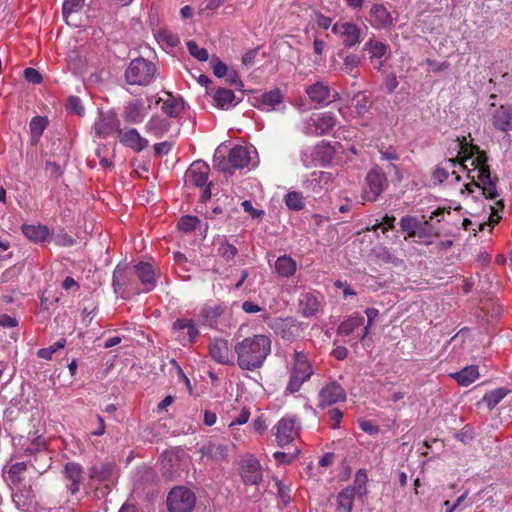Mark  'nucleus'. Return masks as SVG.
Wrapping results in <instances>:
<instances>
[{"label": "nucleus", "mask_w": 512, "mask_h": 512, "mask_svg": "<svg viewBox=\"0 0 512 512\" xmlns=\"http://www.w3.org/2000/svg\"><path fill=\"white\" fill-rule=\"evenodd\" d=\"M172 332L182 345L193 343L199 335L194 320L188 318L177 319L172 325Z\"/></svg>", "instance_id": "obj_11"}, {"label": "nucleus", "mask_w": 512, "mask_h": 512, "mask_svg": "<svg viewBox=\"0 0 512 512\" xmlns=\"http://www.w3.org/2000/svg\"><path fill=\"white\" fill-rule=\"evenodd\" d=\"M235 94L230 89L220 88L214 94L215 105L221 109L234 106Z\"/></svg>", "instance_id": "obj_36"}, {"label": "nucleus", "mask_w": 512, "mask_h": 512, "mask_svg": "<svg viewBox=\"0 0 512 512\" xmlns=\"http://www.w3.org/2000/svg\"><path fill=\"white\" fill-rule=\"evenodd\" d=\"M284 201L286 206L294 211L301 210L305 205L302 193L296 191L287 193Z\"/></svg>", "instance_id": "obj_46"}, {"label": "nucleus", "mask_w": 512, "mask_h": 512, "mask_svg": "<svg viewBox=\"0 0 512 512\" xmlns=\"http://www.w3.org/2000/svg\"><path fill=\"white\" fill-rule=\"evenodd\" d=\"M110 474V467L103 465L101 467H92L90 470V477L92 479H98L100 481H105Z\"/></svg>", "instance_id": "obj_56"}, {"label": "nucleus", "mask_w": 512, "mask_h": 512, "mask_svg": "<svg viewBox=\"0 0 512 512\" xmlns=\"http://www.w3.org/2000/svg\"><path fill=\"white\" fill-rule=\"evenodd\" d=\"M125 268L118 265L113 273V287L117 293L125 284Z\"/></svg>", "instance_id": "obj_54"}, {"label": "nucleus", "mask_w": 512, "mask_h": 512, "mask_svg": "<svg viewBox=\"0 0 512 512\" xmlns=\"http://www.w3.org/2000/svg\"><path fill=\"white\" fill-rule=\"evenodd\" d=\"M331 31L342 39V44L346 48H352L361 42V29L355 23H335Z\"/></svg>", "instance_id": "obj_12"}, {"label": "nucleus", "mask_w": 512, "mask_h": 512, "mask_svg": "<svg viewBox=\"0 0 512 512\" xmlns=\"http://www.w3.org/2000/svg\"><path fill=\"white\" fill-rule=\"evenodd\" d=\"M364 323V318L361 315H352L342 321L337 329V334L342 337L349 336L352 334L357 328H359Z\"/></svg>", "instance_id": "obj_34"}, {"label": "nucleus", "mask_w": 512, "mask_h": 512, "mask_svg": "<svg viewBox=\"0 0 512 512\" xmlns=\"http://www.w3.org/2000/svg\"><path fill=\"white\" fill-rule=\"evenodd\" d=\"M359 64L360 58L357 55L350 54L343 59L341 70L352 77H357Z\"/></svg>", "instance_id": "obj_41"}, {"label": "nucleus", "mask_w": 512, "mask_h": 512, "mask_svg": "<svg viewBox=\"0 0 512 512\" xmlns=\"http://www.w3.org/2000/svg\"><path fill=\"white\" fill-rule=\"evenodd\" d=\"M271 327L277 335L285 340L294 339L299 334V326L292 318L276 319Z\"/></svg>", "instance_id": "obj_24"}, {"label": "nucleus", "mask_w": 512, "mask_h": 512, "mask_svg": "<svg viewBox=\"0 0 512 512\" xmlns=\"http://www.w3.org/2000/svg\"><path fill=\"white\" fill-rule=\"evenodd\" d=\"M355 495L353 489L344 488L337 497V512H352Z\"/></svg>", "instance_id": "obj_37"}, {"label": "nucleus", "mask_w": 512, "mask_h": 512, "mask_svg": "<svg viewBox=\"0 0 512 512\" xmlns=\"http://www.w3.org/2000/svg\"><path fill=\"white\" fill-rule=\"evenodd\" d=\"M195 494L186 487L173 488L167 497L169 512H191L195 506Z\"/></svg>", "instance_id": "obj_7"}, {"label": "nucleus", "mask_w": 512, "mask_h": 512, "mask_svg": "<svg viewBox=\"0 0 512 512\" xmlns=\"http://www.w3.org/2000/svg\"><path fill=\"white\" fill-rule=\"evenodd\" d=\"M209 353L213 360L224 365H233L234 361L230 355V349L227 340L214 339L209 344Z\"/></svg>", "instance_id": "obj_21"}, {"label": "nucleus", "mask_w": 512, "mask_h": 512, "mask_svg": "<svg viewBox=\"0 0 512 512\" xmlns=\"http://www.w3.org/2000/svg\"><path fill=\"white\" fill-rule=\"evenodd\" d=\"M24 78L26 81L33 84H39L42 81L41 74L34 68H26L24 70Z\"/></svg>", "instance_id": "obj_62"}, {"label": "nucleus", "mask_w": 512, "mask_h": 512, "mask_svg": "<svg viewBox=\"0 0 512 512\" xmlns=\"http://www.w3.org/2000/svg\"><path fill=\"white\" fill-rule=\"evenodd\" d=\"M228 161L230 162L233 171L235 169L243 168L249 164V152L243 146H235L228 154Z\"/></svg>", "instance_id": "obj_28"}, {"label": "nucleus", "mask_w": 512, "mask_h": 512, "mask_svg": "<svg viewBox=\"0 0 512 512\" xmlns=\"http://www.w3.org/2000/svg\"><path fill=\"white\" fill-rule=\"evenodd\" d=\"M275 435L279 446L291 443L299 433L297 420L293 416L283 417L275 426Z\"/></svg>", "instance_id": "obj_10"}, {"label": "nucleus", "mask_w": 512, "mask_h": 512, "mask_svg": "<svg viewBox=\"0 0 512 512\" xmlns=\"http://www.w3.org/2000/svg\"><path fill=\"white\" fill-rule=\"evenodd\" d=\"M337 118L331 112L315 113L304 121L302 131L308 136H323L336 125Z\"/></svg>", "instance_id": "obj_5"}, {"label": "nucleus", "mask_w": 512, "mask_h": 512, "mask_svg": "<svg viewBox=\"0 0 512 512\" xmlns=\"http://www.w3.org/2000/svg\"><path fill=\"white\" fill-rule=\"evenodd\" d=\"M66 344L65 339H61L55 342L53 345L47 348H41L37 351V356L42 359L50 360L52 355L59 349L63 348Z\"/></svg>", "instance_id": "obj_49"}, {"label": "nucleus", "mask_w": 512, "mask_h": 512, "mask_svg": "<svg viewBox=\"0 0 512 512\" xmlns=\"http://www.w3.org/2000/svg\"><path fill=\"white\" fill-rule=\"evenodd\" d=\"M169 123L165 118L153 116L146 123V132L153 134L155 137L160 138L169 130Z\"/></svg>", "instance_id": "obj_33"}, {"label": "nucleus", "mask_w": 512, "mask_h": 512, "mask_svg": "<svg viewBox=\"0 0 512 512\" xmlns=\"http://www.w3.org/2000/svg\"><path fill=\"white\" fill-rule=\"evenodd\" d=\"M346 400L345 390L337 382H331L319 392V406L324 408Z\"/></svg>", "instance_id": "obj_17"}, {"label": "nucleus", "mask_w": 512, "mask_h": 512, "mask_svg": "<svg viewBox=\"0 0 512 512\" xmlns=\"http://www.w3.org/2000/svg\"><path fill=\"white\" fill-rule=\"evenodd\" d=\"M367 190L364 193V200L374 202L381 193L388 187V180L385 172L374 166L366 175Z\"/></svg>", "instance_id": "obj_8"}, {"label": "nucleus", "mask_w": 512, "mask_h": 512, "mask_svg": "<svg viewBox=\"0 0 512 512\" xmlns=\"http://www.w3.org/2000/svg\"><path fill=\"white\" fill-rule=\"evenodd\" d=\"M368 481L367 473L364 469H360L356 472L354 477L353 486L346 487L347 489H353L355 494L363 496L367 493L366 484Z\"/></svg>", "instance_id": "obj_40"}, {"label": "nucleus", "mask_w": 512, "mask_h": 512, "mask_svg": "<svg viewBox=\"0 0 512 512\" xmlns=\"http://www.w3.org/2000/svg\"><path fill=\"white\" fill-rule=\"evenodd\" d=\"M364 49L369 52L371 59H381L386 54L387 51V47L384 43L374 39H370L369 41H367Z\"/></svg>", "instance_id": "obj_43"}, {"label": "nucleus", "mask_w": 512, "mask_h": 512, "mask_svg": "<svg viewBox=\"0 0 512 512\" xmlns=\"http://www.w3.org/2000/svg\"><path fill=\"white\" fill-rule=\"evenodd\" d=\"M12 500L19 510L31 507L35 502V494L32 486H23L12 495Z\"/></svg>", "instance_id": "obj_27"}, {"label": "nucleus", "mask_w": 512, "mask_h": 512, "mask_svg": "<svg viewBox=\"0 0 512 512\" xmlns=\"http://www.w3.org/2000/svg\"><path fill=\"white\" fill-rule=\"evenodd\" d=\"M184 109V101L182 98H176L171 94L163 100L162 110L170 117H177Z\"/></svg>", "instance_id": "obj_35"}, {"label": "nucleus", "mask_w": 512, "mask_h": 512, "mask_svg": "<svg viewBox=\"0 0 512 512\" xmlns=\"http://www.w3.org/2000/svg\"><path fill=\"white\" fill-rule=\"evenodd\" d=\"M159 37L171 47H176L180 43L179 38L169 31L160 32Z\"/></svg>", "instance_id": "obj_63"}, {"label": "nucleus", "mask_w": 512, "mask_h": 512, "mask_svg": "<svg viewBox=\"0 0 512 512\" xmlns=\"http://www.w3.org/2000/svg\"><path fill=\"white\" fill-rule=\"evenodd\" d=\"M214 167L218 171L232 173L233 169L228 161V157L220 155L219 152H216L213 159Z\"/></svg>", "instance_id": "obj_51"}, {"label": "nucleus", "mask_w": 512, "mask_h": 512, "mask_svg": "<svg viewBox=\"0 0 512 512\" xmlns=\"http://www.w3.org/2000/svg\"><path fill=\"white\" fill-rule=\"evenodd\" d=\"M119 142L134 152H141L148 147V140L140 135L135 128L127 130L120 129L118 134Z\"/></svg>", "instance_id": "obj_18"}, {"label": "nucleus", "mask_w": 512, "mask_h": 512, "mask_svg": "<svg viewBox=\"0 0 512 512\" xmlns=\"http://www.w3.org/2000/svg\"><path fill=\"white\" fill-rule=\"evenodd\" d=\"M202 455L210 459L221 461L228 456V447L222 443L210 442L201 449Z\"/></svg>", "instance_id": "obj_30"}, {"label": "nucleus", "mask_w": 512, "mask_h": 512, "mask_svg": "<svg viewBox=\"0 0 512 512\" xmlns=\"http://www.w3.org/2000/svg\"><path fill=\"white\" fill-rule=\"evenodd\" d=\"M315 153L316 158L322 165H325L331 162L334 155V149L330 144L322 143L316 147Z\"/></svg>", "instance_id": "obj_47"}, {"label": "nucleus", "mask_w": 512, "mask_h": 512, "mask_svg": "<svg viewBox=\"0 0 512 512\" xmlns=\"http://www.w3.org/2000/svg\"><path fill=\"white\" fill-rule=\"evenodd\" d=\"M494 127L502 132L512 130V106L501 105L492 114Z\"/></svg>", "instance_id": "obj_23"}, {"label": "nucleus", "mask_w": 512, "mask_h": 512, "mask_svg": "<svg viewBox=\"0 0 512 512\" xmlns=\"http://www.w3.org/2000/svg\"><path fill=\"white\" fill-rule=\"evenodd\" d=\"M199 224L198 218L190 215H186L180 218L178 221V228L184 232H191L197 228Z\"/></svg>", "instance_id": "obj_50"}, {"label": "nucleus", "mask_w": 512, "mask_h": 512, "mask_svg": "<svg viewBox=\"0 0 512 512\" xmlns=\"http://www.w3.org/2000/svg\"><path fill=\"white\" fill-rule=\"evenodd\" d=\"M222 313L223 308L220 305H207L201 310V316L209 326H212Z\"/></svg>", "instance_id": "obj_44"}, {"label": "nucleus", "mask_w": 512, "mask_h": 512, "mask_svg": "<svg viewBox=\"0 0 512 512\" xmlns=\"http://www.w3.org/2000/svg\"><path fill=\"white\" fill-rule=\"evenodd\" d=\"M25 453L34 456L29 464L39 474H43L50 467L51 457L46 451V440L41 435L33 438L25 448Z\"/></svg>", "instance_id": "obj_6"}, {"label": "nucleus", "mask_w": 512, "mask_h": 512, "mask_svg": "<svg viewBox=\"0 0 512 512\" xmlns=\"http://www.w3.org/2000/svg\"><path fill=\"white\" fill-rule=\"evenodd\" d=\"M306 93L312 102L329 104L331 102V89L324 82H316L307 87Z\"/></svg>", "instance_id": "obj_25"}, {"label": "nucleus", "mask_w": 512, "mask_h": 512, "mask_svg": "<svg viewBox=\"0 0 512 512\" xmlns=\"http://www.w3.org/2000/svg\"><path fill=\"white\" fill-rule=\"evenodd\" d=\"M400 227L407 232L408 237H414L418 234L419 229L423 228V223L413 216H404L400 220Z\"/></svg>", "instance_id": "obj_38"}, {"label": "nucleus", "mask_w": 512, "mask_h": 512, "mask_svg": "<svg viewBox=\"0 0 512 512\" xmlns=\"http://www.w3.org/2000/svg\"><path fill=\"white\" fill-rule=\"evenodd\" d=\"M458 164L456 159H448L442 164L441 166H438L435 168L433 172V177L440 183L444 182L448 179L450 173L449 169L454 168Z\"/></svg>", "instance_id": "obj_45"}, {"label": "nucleus", "mask_w": 512, "mask_h": 512, "mask_svg": "<svg viewBox=\"0 0 512 512\" xmlns=\"http://www.w3.org/2000/svg\"><path fill=\"white\" fill-rule=\"evenodd\" d=\"M150 106H146L141 99H135L126 104L122 118L130 124H139L148 115Z\"/></svg>", "instance_id": "obj_15"}, {"label": "nucleus", "mask_w": 512, "mask_h": 512, "mask_svg": "<svg viewBox=\"0 0 512 512\" xmlns=\"http://www.w3.org/2000/svg\"><path fill=\"white\" fill-rule=\"evenodd\" d=\"M249 417H250V411L248 408L244 407L241 412L239 413V415L229 424V428L231 431H234V427L236 425H243L245 423L248 422L249 420ZM234 433V432H232ZM234 435V438L237 439L236 435Z\"/></svg>", "instance_id": "obj_57"}, {"label": "nucleus", "mask_w": 512, "mask_h": 512, "mask_svg": "<svg viewBox=\"0 0 512 512\" xmlns=\"http://www.w3.org/2000/svg\"><path fill=\"white\" fill-rule=\"evenodd\" d=\"M508 390L505 388H498L493 391L486 393L482 399L483 403L489 410L495 408L498 403L508 394Z\"/></svg>", "instance_id": "obj_39"}, {"label": "nucleus", "mask_w": 512, "mask_h": 512, "mask_svg": "<svg viewBox=\"0 0 512 512\" xmlns=\"http://www.w3.org/2000/svg\"><path fill=\"white\" fill-rule=\"evenodd\" d=\"M67 109L77 115L84 113V107L81 104V100L77 96H70L68 98Z\"/></svg>", "instance_id": "obj_58"}, {"label": "nucleus", "mask_w": 512, "mask_h": 512, "mask_svg": "<svg viewBox=\"0 0 512 512\" xmlns=\"http://www.w3.org/2000/svg\"><path fill=\"white\" fill-rule=\"evenodd\" d=\"M457 148L462 160L459 163L462 170H468V177L472 184L482 188L486 198L496 199L499 196L496 187V179L491 177L490 169L487 164V156L475 145L468 144L457 139Z\"/></svg>", "instance_id": "obj_1"}, {"label": "nucleus", "mask_w": 512, "mask_h": 512, "mask_svg": "<svg viewBox=\"0 0 512 512\" xmlns=\"http://www.w3.org/2000/svg\"><path fill=\"white\" fill-rule=\"evenodd\" d=\"M93 129L98 137L107 138L114 132L119 134L120 123L114 113H101L95 121Z\"/></svg>", "instance_id": "obj_14"}, {"label": "nucleus", "mask_w": 512, "mask_h": 512, "mask_svg": "<svg viewBox=\"0 0 512 512\" xmlns=\"http://www.w3.org/2000/svg\"><path fill=\"white\" fill-rule=\"evenodd\" d=\"M240 471L246 485H257L262 481L263 475L260 463L252 455H248L242 460Z\"/></svg>", "instance_id": "obj_13"}, {"label": "nucleus", "mask_w": 512, "mask_h": 512, "mask_svg": "<svg viewBox=\"0 0 512 512\" xmlns=\"http://www.w3.org/2000/svg\"><path fill=\"white\" fill-rule=\"evenodd\" d=\"M450 376L460 385L468 386L479 378L478 367L470 365L464 367L462 370L451 373Z\"/></svg>", "instance_id": "obj_29"}, {"label": "nucleus", "mask_w": 512, "mask_h": 512, "mask_svg": "<svg viewBox=\"0 0 512 512\" xmlns=\"http://www.w3.org/2000/svg\"><path fill=\"white\" fill-rule=\"evenodd\" d=\"M297 270L296 261L288 256L282 255L275 262V271L282 277L289 278L295 274Z\"/></svg>", "instance_id": "obj_31"}, {"label": "nucleus", "mask_w": 512, "mask_h": 512, "mask_svg": "<svg viewBox=\"0 0 512 512\" xmlns=\"http://www.w3.org/2000/svg\"><path fill=\"white\" fill-rule=\"evenodd\" d=\"M322 296L317 292H303L299 298V309L304 317H311L318 313Z\"/></svg>", "instance_id": "obj_20"}, {"label": "nucleus", "mask_w": 512, "mask_h": 512, "mask_svg": "<svg viewBox=\"0 0 512 512\" xmlns=\"http://www.w3.org/2000/svg\"><path fill=\"white\" fill-rule=\"evenodd\" d=\"M156 73V66L144 58L132 60L125 71L126 82L130 85L146 86L151 83Z\"/></svg>", "instance_id": "obj_4"}, {"label": "nucleus", "mask_w": 512, "mask_h": 512, "mask_svg": "<svg viewBox=\"0 0 512 512\" xmlns=\"http://www.w3.org/2000/svg\"><path fill=\"white\" fill-rule=\"evenodd\" d=\"M22 232L24 235L34 241V242H42L47 239L49 236V229L45 225L37 224V225H28L24 224L22 226Z\"/></svg>", "instance_id": "obj_32"}, {"label": "nucleus", "mask_w": 512, "mask_h": 512, "mask_svg": "<svg viewBox=\"0 0 512 512\" xmlns=\"http://www.w3.org/2000/svg\"><path fill=\"white\" fill-rule=\"evenodd\" d=\"M368 20L374 28H386L391 26L393 23L390 12L383 4L378 3L372 5Z\"/></svg>", "instance_id": "obj_22"}, {"label": "nucleus", "mask_w": 512, "mask_h": 512, "mask_svg": "<svg viewBox=\"0 0 512 512\" xmlns=\"http://www.w3.org/2000/svg\"><path fill=\"white\" fill-rule=\"evenodd\" d=\"M283 101V95L280 89L276 88L269 92L263 93L259 98H257L256 106L259 109L270 111L276 108V106L280 105Z\"/></svg>", "instance_id": "obj_26"}, {"label": "nucleus", "mask_w": 512, "mask_h": 512, "mask_svg": "<svg viewBox=\"0 0 512 512\" xmlns=\"http://www.w3.org/2000/svg\"><path fill=\"white\" fill-rule=\"evenodd\" d=\"M213 73L216 77L222 78L227 73V66L217 58H213L212 61Z\"/></svg>", "instance_id": "obj_61"}, {"label": "nucleus", "mask_w": 512, "mask_h": 512, "mask_svg": "<svg viewBox=\"0 0 512 512\" xmlns=\"http://www.w3.org/2000/svg\"><path fill=\"white\" fill-rule=\"evenodd\" d=\"M278 495L283 502V504L287 505L291 501V489L287 486H285L281 481L276 482Z\"/></svg>", "instance_id": "obj_59"}, {"label": "nucleus", "mask_w": 512, "mask_h": 512, "mask_svg": "<svg viewBox=\"0 0 512 512\" xmlns=\"http://www.w3.org/2000/svg\"><path fill=\"white\" fill-rule=\"evenodd\" d=\"M186 45L191 56L201 62L208 60L209 54L205 48L199 47L194 41H188Z\"/></svg>", "instance_id": "obj_48"}, {"label": "nucleus", "mask_w": 512, "mask_h": 512, "mask_svg": "<svg viewBox=\"0 0 512 512\" xmlns=\"http://www.w3.org/2000/svg\"><path fill=\"white\" fill-rule=\"evenodd\" d=\"M313 374L314 370L307 355L303 351L294 350L285 391L291 394L298 392Z\"/></svg>", "instance_id": "obj_3"}, {"label": "nucleus", "mask_w": 512, "mask_h": 512, "mask_svg": "<svg viewBox=\"0 0 512 512\" xmlns=\"http://www.w3.org/2000/svg\"><path fill=\"white\" fill-rule=\"evenodd\" d=\"M173 147L172 142L164 141L154 145V152L157 155H167Z\"/></svg>", "instance_id": "obj_64"}, {"label": "nucleus", "mask_w": 512, "mask_h": 512, "mask_svg": "<svg viewBox=\"0 0 512 512\" xmlns=\"http://www.w3.org/2000/svg\"><path fill=\"white\" fill-rule=\"evenodd\" d=\"M47 120L44 117L36 116L30 122V130L34 136H40L45 130Z\"/></svg>", "instance_id": "obj_52"}, {"label": "nucleus", "mask_w": 512, "mask_h": 512, "mask_svg": "<svg viewBox=\"0 0 512 512\" xmlns=\"http://www.w3.org/2000/svg\"><path fill=\"white\" fill-rule=\"evenodd\" d=\"M62 474L64 484L68 492L71 495L77 494L85 481V472L83 467L77 462H67Z\"/></svg>", "instance_id": "obj_9"}, {"label": "nucleus", "mask_w": 512, "mask_h": 512, "mask_svg": "<svg viewBox=\"0 0 512 512\" xmlns=\"http://www.w3.org/2000/svg\"><path fill=\"white\" fill-rule=\"evenodd\" d=\"M237 252V248L228 242L221 243L219 247V254L226 260H232L237 255Z\"/></svg>", "instance_id": "obj_55"}, {"label": "nucleus", "mask_w": 512, "mask_h": 512, "mask_svg": "<svg viewBox=\"0 0 512 512\" xmlns=\"http://www.w3.org/2000/svg\"><path fill=\"white\" fill-rule=\"evenodd\" d=\"M210 167L201 160L193 162L185 174L186 183L196 187H203L207 184Z\"/></svg>", "instance_id": "obj_16"}, {"label": "nucleus", "mask_w": 512, "mask_h": 512, "mask_svg": "<svg viewBox=\"0 0 512 512\" xmlns=\"http://www.w3.org/2000/svg\"><path fill=\"white\" fill-rule=\"evenodd\" d=\"M272 349V341L265 334H256L237 341L233 347L236 363L241 370L256 371L260 369Z\"/></svg>", "instance_id": "obj_2"}, {"label": "nucleus", "mask_w": 512, "mask_h": 512, "mask_svg": "<svg viewBox=\"0 0 512 512\" xmlns=\"http://www.w3.org/2000/svg\"><path fill=\"white\" fill-rule=\"evenodd\" d=\"M445 212H446L445 208H438V209L434 210L431 213V215L429 216V218L427 220H425V222L423 223V228L419 229L417 235L419 237H421L424 234V232H425V225L428 224L429 220L432 221L433 219H436L437 222H440L443 219V215H444Z\"/></svg>", "instance_id": "obj_60"}, {"label": "nucleus", "mask_w": 512, "mask_h": 512, "mask_svg": "<svg viewBox=\"0 0 512 512\" xmlns=\"http://www.w3.org/2000/svg\"><path fill=\"white\" fill-rule=\"evenodd\" d=\"M29 463L26 462H18L13 464L9 469V476L12 478L13 482H20V475L27 470Z\"/></svg>", "instance_id": "obj_53"}, {"label": "nucleus", "mask_w": 512, "mask_h": 512, "mask_svg": "<svg viewBox=\"0 0 512 512\" xmlns=\"http://www.w3.org/2000/svg\"><path fill=\"white\" fill-rule=\"evenodd\" d=\"M134 272L143 285V292H150L155 288L158 274L152 264L140 262L134 266Z\"/></svg>", "instance_id": "obj_19"}, {"label": "nucleus", "mask_w": 512, "mask_h": 512, "mask_svg": "<svg viewBox=\"0 0 512 512\" xmlns=\"http://www.w3.org/2000/svg\"><path fill=\"white\" fill-rule=\"evenodd\" d=\"M85 0H65L62 6V13L65 21L69 23V18L78 13L84 7Z\"/></svg>", "instance_id": "obj_42"}]
</instances>
